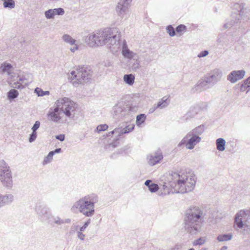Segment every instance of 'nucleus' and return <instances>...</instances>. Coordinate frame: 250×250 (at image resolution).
Masks as SVG:
<instances>
[{"label":"nucleus","mask_w":250,"mask_h":250,"mask_svg":"<svg viewBox=\"0 0 250 250\" xmlns=\"http://www.w3.org/2000/svg\"><path fill=\"white\" fill-rule=\"evenodd\" d=\"M108 126L106 124L100 125L97 127L95 131L98 133H100L102 131L106 130L108 129Z\"/></svg>","instance_id":"43"},{"label":"nucleus","mask_w":250,"mask_h":250,"mask_svg":"<svg viewBox=\"0 0 250 250\" xmlns=\"http://www.w3.org/2000/svg\"><path fill=\"white\" fill-rule=\"evenodd\" d=\"M222 76V70L219 68H215L211 70L206 77L211 83V85H213L221 80Z\"/></svg>","instance_id":"16"},{"label":"nucleus","mask_w":250,"mask_h":250,"mask_svg":"<svg viewBox=\"0 0 250 250\" xmlns=\"http://www.w3.org/2000/svg\"><path fill=\"white\" fill-rule=\"evenodd\" d=\"M124 130L123 129V128H120V131H119V134L118 136H121L124 134H125V133L124 132Z\"/></svg>","instance_id":"58"},{"label":"nucleus","mask_w":250,"mask_h":250,"mask_svg":"<svg viewBox=\"0 0 250 250\" xmlns=\"http://www.w3.org/2000/svg\"><path fill=\"white\" fill-rule=\"evenodd\" d=\"M129 67L134 72H137L141 68V62L138 56L130 61Z\"/></svg>","instance_id":"24"},{"label":"nucleus","mask_w":250,"mask_h":250,"mask_svg":"<svg viewBox=\"0 0 250 250\" xmlns=\"http://www.w3.org/2000/svg\"><path fill=\"white\" fill-rule=\"evenodd\" d=\"M205 131L204 125H200L189 131L178 144V147L185 146L188 149H193L201 141L200 136Z\"/></svg>","instance_id":"5"},{"label":"nucleus","mask_w":250,"mask_h":250,"mask_svg":"<svg viewBox=\"0 0 250 250\" xmlns=\"http://www.w3.org/2000/svg\"><path fill=\"white\" fill-rule=\"evenodd\" d=\"M195 250L193 248H191V249H190L189 250Z\"/></svg>","instance_id":"62"},{"label":"nucleus","mask_w":250,"mask_h":250,"mask_svg":"<svg viewBox=\"0 0 250 250\" xmlns=\"http://www.w3.org/2000/svg\"><path fill=\"white\" fill-rule=\"evenodd\" d=\"M201 113L199 109L196 105L192 106L190 107L188 112L186 114L184 117L186 120H189L191 118L195 117L198 114Z\"/></svg>","instance_id":"25"},{"label":"nucleus","mask_w":250,"mask_h":250,"mask_svg":"<svg viewBox=\"0 0 250 250\" xmlns=\"http://www.w3.org/2000/svg\"><path fill=\"white\" fill-rule=\"evenodd\" d=\"M37 137V132L35 131H32V133L30 134L29 138V142L30 143L33 142L35 141Z\"/></svg>","instance_id":"47"},{"label":"nucleus","mask_w":250,"mask_h":250,"mask_svg":"<svg viewBox=\"0 0 250 250\" xmlns=\"http://www.w3.org/2000/svg\"><path fill=\"white\" fill-rule=\"evenodd\" d=\"M169 176L171 179L170 186L177 190L178 192L184 193L190 192L195 188L196 178L192 173L173 172Z\"/></svg>","instance_id":"2"},{"label":"nucleus","mask_w":250,"mask_h":250,"mask_svg":"<svg viewBox=\"0 0 250 250\" xmlns=\"http://www.w3.org/2000/svg\"><path fill=\"white\" fill-rule=\"evenodd\" d=\"M119 46L118 52L121 50L122 55L124 58L129 61H131L132 59L137 57V54L129 49L125 40L122 41L120 39L119 41Z\"/></svg>","instance_id":"11"},{"label":"nucleus","mask_w":250,"mask_h":250,"mask_svg":"<svg viewBox=\"0 0 250 250\" xmlns=\"http://www.w3.org/2000/svg\"><path fill=\"white\" fill-rule=\"evenodd\" d=\"M135 125L134 124H130L126 126L125 128H123L124 132L125 133H128L132 131L134 128Z\"/></svg>","instance_id":"45"},{"label":"nucleus","mask_w":250,"mask_h":250,"mask_svg":"<svg viewBox=\"0 0 250 250\" xmlns=\"http://www.w3.org/2000/svg\"><path fill=\"white\" fill-rule=\"evenodd\" d=\"M123 79L124 82L129 85H132L134 83L135 76L132 74H125Z\"/></svg>","instance_id":"30"},{"label":"nucleus","mask_w":250,"mask_h":250,"mask_svg":"<svg viewBox=\"0 0 250 250\" xmlns=\"http://www.w3.org/2000/svg\"><path fill=\"white\" fill-rule=\"evenodd\" d=\"M146 116L144 114H141L136 117V124L138 126H140L146 119Z\"/></svg>","instance_id":"34"},{"label":"nucleus","mask_w":250,"mask_h":250,"mask_svg":"<svg viewBox=\"0 0 250 250\" xmlns=\"http://www.w3.org/2000/svg\"><path fill=\"white\" fill-rule=\"evenodd\" d=\"M196 105L201 113L206 111L208 107V104L207 102H201L196 104Z\"/></svg>","instance_id":"36"},{"label":"nucleus","mask_w":250,"mask_h":250,"mask_svg":"<svg viewBox=\"0 0 250 250\" xmlns=\"http://www.w3.org/2000/svg\"><path fill=\"white\" fill-rule=\"evenodd\" d=\"M77 233L78 239H79L81 241H83L85 239L86 236L82 232L78 230Z\"/></svg>","instance_id":"52"},{"label":"nucleus","mask_w":250,"mask_h":250,"mask_svg":"<svg viewBox=\"0 0 250 250\" xmlns=\"http://www.w3.org/2000/svg\"><path fill=\"white\" fill-rule=\"evenodd\" d=\"M216 149L219 151H224L225 150L226 142L224 139L218 138L216 141Z\"/></svg>","instance_id":"27"},{"label":"nucleus","mask_w":250,"mask_h":250,"mask_svg":"<svg viewBox=\"0 0 250 250\" xmlns=\"http://www.w3.org/2000/svg\"><path fill=\"white\" fill-rule=\"evenodd\" d=\"M118 143L117 142L112 143L105 146V149L108 151L111 150L113 148L116 147L117 146Z\"/></svg>","instance_id":"49"},{"label":"nucleus","mask_w":250,"mask_h":250,"mask_svg":"<svg viewBox=\"0 0 250 250\" xmlns=\"http://www.w3.org/2000/svg\"><path fill=\"white\" fill-rule=\"evenodd\" d=\"M14 196L12 194H2L0 193V208L13 203Z\"/></svg>","instance_id":"23"},{"label":"nucleus","mask_w":250,"mask_h":250,"mask_svg":"<svg viewBox=\"0 0 250 250\" xmlns=\"http://www.w3.org/2000/svg\"><path fill=\"white\" fill-rule=\"evenodd\" d=\"M126 104L124 102H118L112 108V114L114 118H121L127 115Z\"/></svg>","instance_id":"13"},{"label":"nucleus","mask_w":250,"mask_h":250,"mask_svg":"<svg viewBox=\"0 0 250 250\" xmlns=\"http://www.w3.org/2000/svg\"><path fill=\"white\" fill-rule=\"evenodd\" d=\"M35 93H36L39 97L49 95L50 94L49 91H43L41 88L39 87H37L35 88Z\"/></svg>","instance_id":"38"},{"label":"nucleus","mask_w":250,"mask_h":250,"mask_svg":"<svg viewBox=\"0 0 250 250\" xmlns=\"http://www.w3.org/2000/svg\"><path fill=\"white\" fill-rule=\"evenodd\" d=\"M249 87H250V77L246 80L242 84L240 87V90L241 91H245L246 89Z\"/></svg>","instance_id":"39"},{"label":"nucleus","mask_w":250,"mask_h":250,"mask_svg":"<svg viewBox=\"0 0 250 250\" xmlns=\"http://www.w3.org/2000/svg\"><path fill=\"white\" fill-rule=\"evenodd\" d=\"M91 76L92 72L90 69L85 67H79L70 72L69 79L74 86H78L87 82Z\"/></svg>","instance_id":"6"},{"label":"nucleus","mask_w":250,"mask_h":250,"mask_svg":"<svg viewBox=\"0 0 250 250\" xmlns=\"http://www.w3.org/2000/svg\"><path fill=\"white\" fill-rule=\"evenodd\" d=\"M120 33L119 29L116 27L97 30L87 36L85 42L90 47L107 44L111 51L115 54L119 51Z\"/></svg>","instance_id":"1"},{"label":"nucleus","mask_w":250,"mask_h":250,"mask_svg":"<svg viewBox=\"0 0 250 250\" xmlns=\"http://www.w3.org/2000/svg\"><path fill=\"white\" fill-rule=\"evenodd\" d=\"M114 155H115V154H112V155H111V157H112V158H114Z\"/></svg>","instance_id":"61"},{"label":"nucleus","mask_w":250,"mask_h":250,"mask_svg":"<svg viewBox=\"0 0 250 250\" xmlns=\"http://www.w3.org/2000/svg\"><path fill=\"white\" fill-rule=\"evenodd\" d=\"M208 54V52L207 50H204L201 52L198 55L197 57L198 58H202L207 56Z\"/></svg>","instance_id":"54"},{"label":"nucleus","mask_w":250,"mask_h":250,"mask_svg":"<svg viewBox=\"0 0 250 250\" xmlns=\"http://www.w3.org/2000/svg\"><path fill=\"white\" fill-rule=\"evenodd\" d=\"M203 250H206V249H203Z\"/></svg>","instance_id":"64"},{"label":"nucleus","mask_w":250,"mask_h":250,"mask_svg":"<svg viewBox=\"0 0 250 250\" xmlns=\"http://www.w3.org/2000/svg\"><path fill=\"white\" fill-rule=\"evenodd\" d=\"M249 215V211L245 209L240 210L235 215L234 223L239 229H242L244 227H248L247 224V218Z\"/></svg>","instance_id":"12"},{"label":"nucleus","mask_w":250,"mask_h":250,"mask_svg":"<svg viewBox=\"0 0 250 250\" xmlns=\"http://www.w3.org/2000/svg\"><path fill=\"white\" fill-rule=\"evenodd\" d=\"M3 5L5 8L12 9L15 7V2L14 0H2Z\"/></svg>","instance_id":"33"},{"label":"nucleus","mask_w":250,"mask_h":250,"mask_svg":"<svg viewBox=\"0 0 250 250\" xmlns=\"http://www.w3.org/2000/svg\"><path fill=\"white\" fill-rule=\"evenodd\" d=\"M53 9L54 11L55 16H56V15L62 16V15H64L65 13V11H64V9L61 7L54 8Z\"/></svg>","instance_id":"44"},{"label":"nucleus","mask_w":250,"mask_h":250,"mask_svg":"<svg viewBox=\"0 0 250 250\" xmlns=\"http://www.w3.org/2000/svg\"><path fill=\"white\" fill-rule=\"evenodd\" d=\"M53 152H49L47 156L45 157L42 162L43 165H47L53 160Z\"/></svg>","instance_id":"40"},{"label":"nucleus","mask_w":250,"mask_h":250,"mask_svg":"<svg viewBox=\"0 0 250 250\" xmlns=\"http://www.w3.org/2000/svg\"><path fill=\"white\" fill-rule=\"evenodd\" d=\"M36 211L39 218L42 222L51 223L52 214L48 208L43 205H39L36 207Z\"/></svg>","instance_id":"10"},{"label":"nucleus","mask_w":250,"mask_h":250,"mask_svg":"<svg viewBox=\"0 0 250 250\" xmlns=\"http://www.w3.org/2000/svg\"><path fill=\"white\" fill-rule=\"evenodd\" d=\"M62 151V149L61 148H56L54 151H51L50 152H53V155H54L56 153H59Z\"/></svg>","instance_id":"57"},{"label":"nucleus","mask_w":250,"mask_h":250,"mask_svg":"<svg viewBox=\"0 0 250 250\" xmlns=\"http://www.w3.org/2000/svg\"><path fill=\"white\" fill-rule=\"evenodd\" d=\"M130 4L120 0L116 7V11L117 15L121 19L127 18L128 16L129 7Z\"/></svg>","instance_id":"15"},{"label":"nucleus","mask_w":250,"mask_h":250,"mask_svg":"<svg viewBox=\"0 0 250 250\" xmlns=\"http://www.w3.org/2000/svg\"><path fill=\"white\" fill-rule=\"evenodd\" d=\"M157 109H158V107H156V104H154L152 107H151L149 109V113H152L154 112L155 110H156Z\"/></svg>","instance_id":"56"},{"label":"nucleus","mask_w":250,"mask_h":250,"mask_svg":"<svg viewBox=\"0 0 250 250\" xmlns=\"http://www.w3.org/2000/svg\"><path fill=\"white\" fill-rule=\"evenodd\" d=\"M52 222L51 223H49V224L53 225L55 224L57 225H62L66 223H70L71 222V220L70 219H66L65 220L62 219L59 216H54L52 214L51 218Z\"/></svg>","instance_id":"26"},{"label":"nucleus","mask_w":250,"mask_h":250,"mask_svg":"<svg viewBox=\"0 0 250 250\" xmlns=\"http://www.w3.org/2000/svg\"><path fill=\"white\" fill-rule=\"evenodd\" d=\"M211 86H212L211 83L205 76L198 82L194 87V90L195 91L200 92L208 89Z\"/></svg>","instance_id":"17"},{"label":"nucleus","mask_w":250,"mask_h":250,"mask_svg":"<svg viewBox=\"0 0 250 250\" xmlns=\"http://www.w3.org/2000/svg\"><path fill=\"white\" fill-rule=\"evenodd\" d=\"M55 104L59 107L60 112L63 113L67 117L69 118L74 117L77 106L76 104L69 98L67 97L59 98L56 101Z\"/></svg>","instance_id":"7"},{"label":"nucleus","mask_w":250,"mask_h":250,"mask_svg":"<svg viewBox=\"0 0 250 250\" xmlns=\"http://www.w3.org/2000/svg\"><path fill=\"white\" fill-rule=\"evenodd\" d=\"M127 110V115L132 113H135L137 111L139 108V105L137 104H126Z\"/></svg>","instance_id":"32"},{"label":"nucleus","mask_w":250,"mask_h":250,"mask_svg":"<svg viewBox=\"0 0 250 250\" xmlns=\"http://www.w3.org/2000/svg\"><path fill=\"white\" fill-rule=\"evenodd\" d=\"M245 75V71L244 70L233 71L228 76V80L232 83L242 79Z\"/></svg>","instance_id":"22"},{"label":"nucleus","mask_w":250,"mask_h":250,"mask_svg":"<svg viewBox=\"0 0 250 250\" xmlns=\"http://www.w3.org/2000/svg\"><path fill=\"white\" fill-rule=\"evenodd\" d=\"M169 104V102L167 101V98L163 97L156 104V107L160 109H163L167 107Z\"/></svg>","instance_id":"31"},{"label":"nucleus","mask_w":250,"mask_h":250,"mask_svg":"<svg viewBox=\"0 0 250 250\" xmlns=\"http://www.w3.org/2000/svg\"><path fill=\"white\" fill-rule=\"evenodd\" d=\"M0 69L2 73L5 74L9 76L8 79L11 80L13 78H14L15 74H16V71L14 70L13 66L9 63L4 62L1 64L0 66Z\"/></svg>","instance_id":"21"},{"label":"nucleus","mask_w":250,"mask_h":250,"mask_svg":"<svg viewBox=\"0 0 250 250\" xmlns=\"http://www.w3.org/2000/svg\"><path fill=\"white\" fill-rule=\"evenodd\" d=\"M19 95L18 91L16 89H11L8 92V98L9 100H13Z\"/></svg>","instance_id":"37"},{"label":"nucleus","mask_w":250,"mask_h":250,"mask_svg":"<svg viewBox=\"0 0 250 250\" xmlns=\"http://www.w3.org/2000/svg\"><path fill=\"white\" fill-rule=\"evenodd\" d=\"M119 131H120V128H116L113 131L109 132L108 133L107 136H110L113 134H116L118 136L119 134Z\"/></svg>","instance_id":"53"},{"label":"nucleus","mask_w":250,"mask_h":250,"mask_svg":"<svg viewBox=\"0 0 250 250\" xmlns=\"http://www.w3.org/2000/svg\"><path fill=\"white\" fill-rule=\"evenodd\" d=\"M0 180L6 187L10 188L12 186V172L10 167L3 160L0 161Z\"/></svg>","instance_id":"9"},{"label":"nucleus","mask_w":250,"mask_h":250,"mask_svg":"<svg viewBox=\"0 0 250 250\" xmlns=\"http://www.w3.org/2000/svg\"><path fill=\"white\" fill-rule=\"evenodd\" d=\"M207 241V238L206 237H200L199 239L195 240L193 242L194 246L202 245L205 243Z\"/></svg>","instance_id":"41"},{"label":"nucleus","mask_w":250,"mask_h":250,"mask_svg":"<svg viewBox=\"0 0 250 250\" xmlns=\"http://www.w3.org/2000/svg\"><path fill=\"white\" fill-rule=\"evenodd\" d=\"M62 38L64 42L71 46L70 48L71 52L74 53L79 49V45L78 41L73 39L70 35L65 34L62 36Z\"/></svg>","instance_id":"18"},{"label":"nucleus","mask_w":250,"mask_h":250,"mask_svg":"<svg viewBox=\"0 0 250 250\" xmlns=\"http://www.w3.org/2000/svg\"><path fill=\"white\" fill-rule=\"evenodd\" d=\"M78 226H76L75 227V229H78Z\"/></svg>","instance_id":"63"},{"label":"nucleus","mask_w":250,"mask_h":250,"mask_svg":"<svg viewBox=\"0 0 250 250\" xmlns=\"http://www.w3.org/2000/svg\"><path fill=\"white\" fill-rule=\"evenodd\" d=\"M145 185L148 188L149 190L151 192H155L159 189V186L157 184L152 183L150 180H147Z\"/></svg>","instance_id":"28"},{"label":"nucleus","mask_w":250,"mask_h":250,"mask_svg":"<svg viewBox=\"0 0 250 250\" xmlns=\"http://www.w3.org/2000/svg\"><path fill=\"white\" fill-rule=\"evenodd\" d=\"M232 238V233L221 234L217 236V240L218 242H222L229 241L231 240Z\"/></svg>","instance_id":"29"},{"label":"nucleus","mask_w":250,"mask_h":250,"mask_svg":"<svg viewBox=\"0 0 250 250\" xmlns=\"http://www.w3.org/2000/svg\"><path fill=\"white\" fill-rule=\"evenodd\" d=\"M203 210L197 206H192L187 209L184 227L188 232L195 234L200 231L203 222Z\"/></svg>","instance_id":"3"},{"label":"nucleus","mask_w":250,"mask_h":250,"mask_svg":"<svg viewBox=\"0 0 250 250\" xmlns=\"http://www.w3.org/2000/svg\"><path fill=\"white\" fill-rule=\"evenodd\" d=\"M41 125V123L39 121H36L31 128L32 131H37V130L39 128Z\"/></svg>","instance_id":"50"},{"label":"nucleus","mask_w":250,"mask_h":250,"mask_svg":"<svg viewBox=\"0 0 250 250\" xmlns=\"http://www.w3.org/2000/svg\"><path fill=\"white\" fill-rule=\"evenodd\" d=\"M186 29V26L184 24H180L178 25L176 28V31L177 33H181L185 31Z\"/></svg>","instance_id":"51"},{"label":"nucleus","mask_w":250,"mask_h":250,"mask_svg":"<svg viewBox=\"0 0 250 250\" xmlns=\"http://www.w3.org/2000/svg\"><path fill=\"white\" fill-rule=\"evenodd\" d=\"M44 16L47 19H54L55 17L53 9H49L44 12Z\"/></svg>","instance_id":"42"},{"label":"nucleus","mask_w":250,"mask_h":250,"mask_svg":"<svg viewBox=\"0 0 250 250\" xmlns=\"http://www.w3.org/2000/svg\"><path fill=\"white\" fill-rule=\"evenodd\" d=\"M60 109L59 107L56 105L54 108H50L47 114V117L48 119L54 123H58L61 120L60 116Z\"/></svg>","instance_id":"19"},{"label":"nucleus","mask_w":250,"mask_h":250,"mask_svg":"<svg viewBox=\"0 0 250 250\" xmlns=\"http://www.w3.org/2000/svg\"><path fill=\"white\" fill-rule=\"evenodd\" d=\"M167 33L170 37H173L175 35V32L173 27L171 25H168L167 28Z\"/></svg>","instance_id":"46"},{"label":"nucleus","mask_w":250,"mask_h":250,"mask_svg":"<svg viewBox=\"0 0 250 250\" xmlns=\"http://www.w3.org/2000/svg\"><path fill=\"white\" fill-rule=\"evenodd\" d=\"M227 249H228V247L226 246H223L221 248V250H227Z\"/></svg>","instance_id":"59"},{"label":"nucleus","mask_w":250,"mask_h":250,"mask_svg":"<svg viewBox=\"0 0 250 250\" xmlns=\"http://www.w3.org/2000/svg\"><path fill=\"white\" fill-rule=\"evenodd\" d=\"M90 223V219H88L86 222L84 223L83 225L80 228L78 231L81 232H84L86 229L87 228L88 226Z\"/></svg>","instance_id":"48"},{"label":"nucleus","mask_w":250,"mask_h":250,"mask_svg":"<svg viewBox=\"0 0 250 250\" xmlns=\"http://www.w3.org/2000/svg\"><path fill=\"white\" fill-rule=\"evenodd\" d=\"M169 177H170L169 176ZM169 179L171 180V179L170 178V177H169ZM171 181H170L168 184H167V183L165 182L164 183V184L162 185H161L160 186V188L162 189V190H163V193L164 194H169L170 191V188L168 186V185L171 187L170 186V183Z\"/></svg>","instance_id":"35"},{"label":"nucleus","mask_w":250,"mask_h":250,"mask_svg":"<svg viewBox=\"0 0 250 250\" xmlns=\"http://www.w3.org/2000/svg\"><path fill=\"white\" fill-rule=\"evenodd\" d=\"M55 138L61 141H63L64 140L65 136L64 134H60L56 136Z\"/></svg>","instance_id":"55"},{"label":"nucleus","mask_w":250,"mask_h":250,"mask_svg":"<svg viewBox=\"0 0 250 250\" xmlns=\"http://www.w3.org/2000/svg\"><path fill=\"white\" fill-rule=\"evenodd\" d=\"M163 158V156L160 151L150 154L147 157L148 164L151 166L159 163Z\"/></svg>","instance_id":"20"},{"label":"nucleus","mask_w":250,"mask_h":250,"mask_svg":"<svg viewBox=\"0 0 250 250\" xmlns=\"http://www.w3.org/2000/svg\"><path fill=\"white\" fill-rule=\"evenodd\" d=\"M16 73L14 78L10 81V84L14 88L22 89L24 87V85L26 84V79L20 74V71L16 70Z\"/></svg>","instance_id":"14"},{"label":"nucleus","mask_w":250,"mask_h":250,"mask_svg":"<svg viewBox=\"0 0 250 250\" xmlns=\"http://www.w3.org/2000/svg\"><path fill=\"white\" fill-rule=\"evenodd\" d=\"M99 197L94 193L87 194L75 202L71 208L74 212H79L85 217H91L95 214V206Z\"/></svg>","instance_id":"4"},{"label":"nucleus","mask_w":250,"mask_h":250,"mask_svg":"<svg viewBox=\"0 0 250 250\" xmlns=\"http://www.w3.org/2000/svg\"><path fill=\"white\" fill-rule=\"evenodd\" d=\"M247 13V9L243 3H235L232 7V12L230 21L224 25L225 29L230 28L237 23Z\"/></svg>","instance_id":"8"},{"label":"nucleus","mask_w":250,"mask_h":250,"mask_svg":"<svg viewBox=\"0 0 250 250\" xmlns=\"http://www.w3.org/2000/svg\"><path fill=\"white\" fill-rule=\"evenodd\" d=\"M217 42L219 43H222V42H223L222 40V37H220L219 38H218V40H217Z\"/></svg>","instance_id":"60"}]
</instances>
